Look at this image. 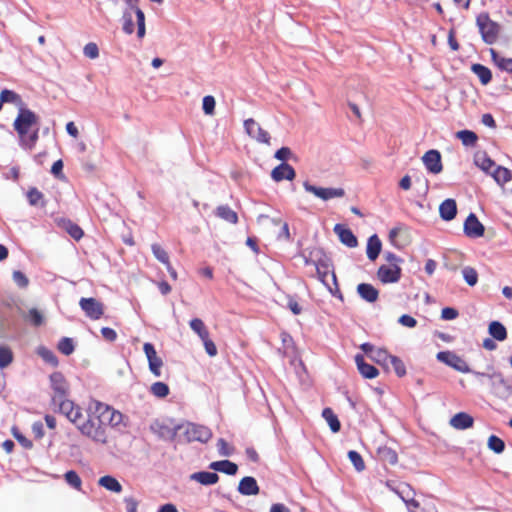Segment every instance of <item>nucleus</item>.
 I'll return each mask as SVG.
<instances>
[{
  "label": "nucleus",
  "instance_id": "10",
  "mask_svg": "<svg viewBox=\"0 0 512 512\" xmlns=\"http://www.w3.org/2000/svg\"><path fill=\"white\" fill-rule=\"evenodd\" d=\"M81 309L85 315L92 320H98L104 314L103 304L95 298H81L79 301Z\"/></svg>",
  "mask_w": 512,
  "mask_h": 512
},
{
  "label": "nucleus",
  "instance_id": "5",
  "mask_svg": "<svg viewBox=\"0 0 512 512\" xmlns=\"http://www.w3.org/2000/svg\"><path fill=\"white\" fill-rule=\"evenodd\" d=\"M128 8L123 14V31L127 34H132L135 29L133 16L134 13L137 21V35L139 38L145 36V15L144 12L138 7V0H125Z\"/></svg>",
  "mask_w": 512,
  "mask_h": 512
},
{
  "label": "nucleus",
  "instance_id": "28",
  "mask_svg": "<svg viewBox=\"0 0 512 512\" xmlns=\"http://www.w3.org/2000/svg\"><path fill=\"white\" fill-rule=\"evenodd\" d=\"M475 165L479 167L483 172L489 174L492 172L491 169L497 166L494 160H492L486 152H479L474 158Z\"/></svg>",
  "mask_w": 512,
  "mask_h": 512
},
{
  "label": "nucleus",
  "instance_id": "15",
  "mask_svg": "<svg viewBox=\"0 0 512 512\" xmlns=\"http://www.w3.org/2000/svg\"><path fill=\"white\" fill-rule=\"evenodd\" d=\"M426 169L432 174H438L442 171L441 154L438 150L431 149L422 157Z\"/></svg>",
  "mask_w": 512,
  "mask_h": 512
},
{
  "label": "nucleus",
  "instance_id": "58",
  "mask_svg": "<svg viewBox=\"0 0 512 512\" xmlns=\"http://www.w3.org/2000/svg\"><path fill=\"white\" fill-rule=\"evenodd\" d=\"M83 54L89 59H96L99 56V48L96 43L89 42L83 48Z\"/></svg>",
  "mask_w": 512,
  "mask_h": 512
},
{
  "label": "nucleus",
  "instance_id": "18",
  "mask_svg": "<svg viewBox=\"0 0 512 512\" xmlns=\"http://www.w3.org/2000/svg\"><path fill=\"white\" fill-rule=\"evenodd\" d=\"M334 232L338 235L340 241L349 248H354L358 245V240L351 229L342 224L334 226Z\"/></svg>",
  "mask_w": 512,
  "mask_h": 512
},
{
  "label": "nucleus",
  "instance_id": "62",
  "mask_svg": "<svg viewBox=\"0 0 512 512\" xmlns=\"http://www.w3.org/2000/svg\"><path fill=\"white\" fill-rule=\"evenodd\" d=\"M143 350H144V353H145V355L147 357L148 362H150L151 360H155V359L159 358L157 356V352L155 350V347H154V345L152 343H149V342L144 343Z\"/></svg>",
  "mask_w": 512,
  "mask_h": 512
},
{
  "label": "nucleus",
  "instance_id": "56",
  "mask_svg": "<svg viewBox=\"0 0 512 512\" xmlns=\"http://www.w3.org/2000/svg\"><path fill=\"white\" fill-rule=\"evenodd\" d=\"M215 98L211 95H207L203 98L202 109L206 115H213L215 111Z\"/></svg>",
  "mask_w": 512,
  "mask_h": 512
},
{
  "label": "nucleus",
  "instance_id": "4",
  "mask_svg": "<svg viewBox=\"0 0 512 512\" xmlns=\"http://www.w3.org/2000/svg\"><path fill=\"white\" fill-rule=\"evenodd\" d=\"M169 431L171 432L172 437H177L183 434L186 442L198 441L206 443L212 437V432L208 427L191 422L175 425L173 429Z\"/></svg>",
  "mask_w": 512,
  "mask_h": 512
},
{
  "label": "nucleus",
  "instance_id": "2",
  "mask_svg": "<svg viewBox=\"0 0 512 512\" xmlns=\"http://www.w3.org/2000/svg\"><path fill=\"white\" fill-rule=\"evenodd\" d=\"M491 372H473V375L479 378L480 383H484L483 379L489 380L491 393L503 400L507 401L512 396V384L506 380L500 371L494 370V368L488 367Z\"/></svg>",
  "mask_w": 512,
  "mask_h": 512
},
{
  "label": "nucleus",
  "instance_id": "53",
  "mask_svg": "<svg viewBox=\"0 0 512 512\" xmlns=\"http://www.w3.org/2000/svg\"><path fill=\"white\" fill-rule=\"evenodd\" d=\"M38 354L41 356V358L45 362L51 364L52 366H57L58 365V358L54 354L53 351H51V350H49L47 348L41 347L38 350Z\"/></svg>",
  "mask_w": 512,
  "mask_h": 512
},
{
  "label": "nucleus",
  "instance_id": "60",
  "mask_svg": "<svg viewBox=\"0 0 512 512\" xmlns=\"http://www.w3.org/2000/svg\"><path fill=\"white\" fill-rule=\"evenodd\" d=\"M287 299V308L291 310L294 315H299L302 312V307L298 304L296 299L291 295H286Z\"/></svg>",
  "mask_w": 512,
  "mask_h": 512
},
{
  "label": "nucleus",
  "instance_id": "14",
  "mask_svg": "<svg viewBox=\"0 0 512 512\" xmlns=\"http://www.w3.org/2000/svg\"><path fill=\"white\" fill-rule=\"evenodd\" d=\"M464 234L469 238H479L485 233L484 225L474 213H470L464 222Z\"/></svg>",
  "mask_w": 512,
  "mask_h": 512
},
{
  "label": "nucleus",
  "instance_id": "1",
  "mask_svg": "<svg viewBox=\"0 0 512 512\" xmlns=\"http://www.w3.org/2000/svg\"><path fill=\"white\" fill-rule=\"evenodd\" d=\"M85 424L81 426V434L95 442L106 443V427H118L123 421V414L108 404L91 400L87 407Z\"/></svg>",
  "mask_w": 512,
  "mask_h": 512
},
{
  "label": "nucleus",
  "instance_id": "36",
  "mask_svg": "<svg viewBox=\"0 0 512 512\" xmlns=\"http://www.w3.org/2000/svg\"><path fill=\"white\" fill-rule=\"evenodd\" d=\"M23 319L33 326H40L44 322V316L37 308H31L27 313H22Z\"/></svg>",
  "mask_w": 512,
  "mask_h": 512
},
{
  "label": "nucleus",
  "instance_id": "50",
  "mask_svg": "<svg viewBox=\"0 0 512 512\" xmlns=\"http://www.w3.org/2000/svg\"><path fill=\"white\" fill-rule=\"evenodd\" d=\"M64 479L68 485L73 487L74 489L80 490L82 481L79 475L74 470H69L64 474Z\"/></svg>",
  "mask_w": 512,
  "mask_h": 512
},
{
  "label": "nucleus",
  "instance_id": "25",
  "mask_svg": "<svg viewBox=\"0 0 512 512\" xmlns=\"http://www.w3.org/2000/svg\"><path fill=\"white\" fill-rule=\"evenodd\" d=\"M397 494L406 504L409 511L420 506L419 502L414 499V492L409 485L405 484L402 486L399 490H397Z\"/></svg>",
  "mask_w": 512,
  "mask_h": 512
},
{
  "label": "nucleus",
  "instance_id": "43",
  "mask_svg": "<svg viewBox=\"0 0 512 512\" xmlns=\"http://www.w3.org/2000/svg\"><path fill=\"white\" fill-rule=\"evenodd\" d=\"M462 276L465 280V282L473 287L477 284L478 282V273L476 271V269H474L473 267L471 266H465L462 268Z\"/></svg>",
  "mask_w": 512,
  "mask_h": 512
},
{
  "label": "nucleus",
  "instance_id": "51",
  "mask_svg": "<svg viewBox=\"0 0 512 512\" xmlns=\"http://www.w3.org/2000/svg\"><path fill=\"white\" fill-rule=\"evenodd\" d=\"M27 199L31 206H44V203L40 204V201L43 199V193L40 192L37 188H30L27 192Z\"/></svg>",
  "mask_w": 512,
  "mask_h": 512
},
{
  "label": "nucleus",
  "instance_id": "57",
  "mask_svg": "<svg viewBox=\"0 0 512 512\" xmlns=\"http://www.w3.org/2000/svg\"><path fill=\"white\" fill-rule=\"evenodd\" d=\"M12 279L19 288H26L29 285L28 277L19 270L13 272Z\"/></svg>",
  "mask_w": 512,
  "mask_h": 512
},
{
  "label": "nucleus",
  "instance_id": "59",
  "mask_svg": "<svg viewBox=\"0 0 512 512\" xmlns=\"http://www.w3.org/2000/svg\"><path fill=\"white\" fill-rule=\"evenodd\" d=\"M217 448H218V453L221 456H227L228 457V456L232 455L233 448H231L228 445V443L223 438H220L217 441Z\"/></svg>",
  "mask_w": 512,
  "mask_h": 512
},
{
  "label": "nucleus",
  "instance_id": "63",
  "mask_svg": "<svg viewBox=\"0 0 512 512\" xmlns=\"http://www.w3.org/2000/svg\"><path fill=\"white\" fill-rule=\"evenodd\" d=\"M458 311L453 307H445L441 311V318L443 320H454L458 317Z\"/></svg>",
  "mask_w": 512,
  "mask_h": 512
},
{
  "label": "nucleus",
  "instance_id": "6",
  "mask_svg": "<svg viewBox=\"0 0 512 512\" xmlns=\"http://www.w3.org/2000/svg\"><path fill=\"white\" fill-rule=\"evenodd\" d=\"M476 24L479 28L482 40L486 44H494L500 32V26L491 20L488 13H481L476 18Z\"/></svg>",
  "mask_w": 512,
  "mask_h": 512
},
{
  "label": "nucleus",
  "instance_id": "30",
  "mask_svg": "<svg viewBox=\"0 0 512 512\" xmlns=\"http://www.w3.org/2000/svg\"><path fill=\"white\" fill-rule=\"evenodd\" d=\"M471 71L479 78L482 85H487L492 80L491 70L482 64H472Z\"/></svg>",
  "mask_w": 512,
  "mask_h": 512
},
{
  "label": "nucleus",
  "instance_id": "49",
  "mask_svg": "<svg viewBox=\"0 0 512 512\" xmlns=\"http://www.w3.org/2000/svg\"><path fill=\"white\" fill-rule=\"evenodd\" d=\"M58 350L65 356L71 355L75 350L73 339L63 337L58 343Z\"/></svg>",
  "mask_w": 512,
  "mask_h": 512
},
{
  "label": "nucleus",
  "instance_id": "47",
  "mask_svg": "<svg viewBox=\"0 0 512 512\" xmlns=\"http://www.w3.org/2000/svg\"><path fill=\"white\" fill-rule=\"evenodd\" d=\"M487 445L496 454H501L505 450V442L496 435H491L488 438Z\"/></svg>",
  "mask_w": 512,
  "mask_h": 512
},
{
  "label": "nucleus",
  "instance_id": "7",
  "mask_svg": "<svg viewBox=\"0 0 512 512\" xmlns=\"http://www.w3.org/2000/svg\"><path fill=\"white\" fill-rule=\"evenodd\" d=\"M38 117L30 109L23 107L18 111V115L13 123L15 131L18 133L20 139H24V136L29 130L37 125Z\"/></svg>",
  "mask_w": 512,
  "mask_h": 512
},
{
  "label": "nucleus",
  "instance_id": "44",
  "mask_svg": "<svg viewBox=\"0 0 512 512\" xmlns=\"http://www.w3.org/2000/svg\"><path fill=\"white\" fill-rule=\"evenodd\" d=\"M150 392L157 398H165L169 392V386L164 382H155L150 387Z\"/></svg>",
  "mask_w": 512,
  "mask_h": 512
},
{
  "label": "nucleus",
  "instance_id": "32",
  "mask_svg": "<svg viewBox=\"0 0 512 512\" xmlns=\"http://www.w3.org/2000/svg\"><path fill=\"white\" fill-rule=\"evenodd\" d=\"M215 215L231 224L238 222L237 213L232 210L228 205H220L216 208Z\"/></svg>",
  "mask_w": 512,
  "mask_h": 512
},
{
  "label": "nucleus",
  "instance_id": "34",
  "mask_svg": "<svg viewBox=\"0 0 512 512\" xmlns=\"http://www.w3.org/2000/svg\"><path fill=\"white\" fill-rule=\"evenodd\" d=\"M98 484L111 492L120 493L122 491V485L120 482L110 475L102 476L99 479Z\"/></svg>",
  "mask_w": 512,
  "mask_h": 512
},
{
  "label": "nucleus",
  "instance_id": "24",
  "mask_svg": "<svg viewBox=\"0 0 512 512\" xmlns=\"http://www.w3.org/2000/svg\"><path fill=\"white\" fill-rule=\"evenodd\" d=\"M209 468L215 472H222L227 475H235L238 471L236 463L230 460L214 461L209 464Z\"/></svg>",
  "mask_w": 512,
  "mask_h": 512
},
{
  "label": "nucleus",
  "instance_id": "39",
  "mask_svg": "<svg viewBox=\"0 0 512 512\" xmlns=\"http://www.w3.org/2000/svg\"><path fill=\"white\" fill-rule=\"evenodd\" d=\"M14 359L13 352L7 345H0V369L8 367Z\"/></svg>",
  "mask_w": 512,
  "mask_h": 512
},
{
  "label": "nucleus",
  "instance_id": "8",
  "mask_svg": "<svg viewBox=\"0 0 512 512\" xmlns=\"http://www.w3.org/2000/svg\"><path fill=\"white\" fill-rule=\"evenodd\" d=\"M436 358L438 361L446 364L447 366L455 369L458 372L471 374H473V372H476L475 370H472L469 367V365L463 358H461L452 351H440L437 353Z\"/></svg>",
  "mask_w": 512,
  "mask_h": 512
},
{
  "label": "nucleus",
  "instance_id": "45",
  "mask_svg": "<svg viewBox=\"0 0 512 512\" xmlns=\"http://www.w3.org/2000/svg\"><path fill=\"white\" fill-rule=\"evenodd\" d=\"M39 138V129H34L30 134L27 133L24 136V139H20V144L22 147L31 150L36 145V142Z\"/></svg>",
  "mask_w": 512,
  "mask_h": 512
},
{
  "label": "nucleus",
  "instance_id": "20",
  "mask_svg": "<svg viewBox=\"0 0 512 512\" xmlns=\"http://www.w3.org/2000/svg\"><path fill=\"white\" fill-rule=\"evenodd\" d=\"M439 214L442 220L451 221L457 215V203L454 199H445L439 206Z\"/></svg>",
  "mask_w": 512,
  "mask_h": 512
},
{
  "label": "nucleus",
  "instance_id": "37",
  "mask_svg": "<svg viewBox=\"0 0 512 512\" xmlns=\"http://www.w3.org/2000/svg\"><path fill=\"white\" fill-rule=\"evenodd\" d=\"M456 138L461 140L462 144L466 147H472L476 144L478 136L471 130H460L456 133Z\"/></svg>",
  "mask_w": 512,
  "mask_h": 512
},
{
  "label": "nucleus",
  "instance_id": "55",
  "mask_svg": "<svg viewBox=\"0 0 512 512\" xmlns=\"http://www.w3.org/2000/svg\"><path fill=\"white\" fill-rule=\"evenodd\" d=\"M389 365L393 367L398 377H403L406 375V367L399 357L393 355Z\"/></svg>",
  "mask_w": 512,
  "mask_h": 512
},
{
  "label": "nucleus",
  "instance_id": "35",
  "mask_svg": "<svg viewBox=\"0 0 512 512\" xmlns=\"http://www.w3.org/2000/svg\"><path fill=\"white\" fill-rule=\"evenodd\" d=\"M322 417L326 420L333 433L340 431L341 423L331 408H324L322 411Z\"/></svg>",
  "mask_w": 512,
  "mask_h": 512
},
{
  "label": "nucleus",
  "instance_id": "48",
  "mask_svg": "<svg viewBox=\"0 0 512 512\" xmlns=\"http://www.w3.org/2000/svg\"><path fill=\"white\" fill-rule=\"evenodd\" d=\"M151 250L154 257L166 266H169V255L168 253L157 243L151 245Z\"/></svg>",
  "mask_w": 512,
  "mask_h": 512
},
{
  "label": "nucleus",
  "instance_id": "9",
  "mask_svg": "<svg viewBox=\"0 0 512 512\" xmlns=\"http://www.w3.org/2000/svg\"><path fill=\"white\" fill-rule=\"evenodd\" d=\"M303 187L306 192L312 193L316 197L320 198L323 201H328L333 198H341L345 195V191L343 188H333V187H317L312 185L309 181L303 182Z\"/></svg>",
  "mask_w": 512,
  "mask_h": 512
},
{
  "label": "nucleus",
  "instance_id": "16",
  "mask_svg": "<svg viewBox=\"0 0 512 512\" xmlns=\"http://www.w3.org/2000/svg\"><path fill=\"white\" fill-rule=\"evenodd\" d=\"M296 177L294 168L286 162H282L271 171V178L275 182L283 180L292 181Z\"/></svg>",
  "mask_w": 512,
  "mask_h": 512
},
{
  "label": "nucleus",
  "instance_id": "41",
  "mask_svg": "<svg viewBox=\"0 0 512 512\" xmlns=\"http://www.w3.org/2000/svg\"><path fill=\"white\" fill-rule=\"evenodd\" d=\"M189 325L201 340L209 336V331L201 319L194 318L190 321Z\"/></svg>",
  "mask_w": 512,
  "mask_h": 512
},
{
  "label": "nucleus",
  "instance_id": "33",
  "mask_svg": "<svg viewBox=\"0 0 512 512\" xmlns=\"http://www.w3.org/2000/svg\"><path fill=\"white\" fill-rule=\"evenodd\" d=\"M490 175L500 185L506 184L512 179V172L508 168L499 165L495 167Z\"/></svg>",
  "mask_w": 512,
  "mask_h": 512
},
{
  "label": "nucleus",
  "instance_id": "54",
  "mask_svg": "<svg viewBox=\"0 0 512 512\" xmlns=\"http://www.w3.org/2000/svg\"><path fill=\"white\" fill-rule=\"evenodd\" d=\"M67 233L75 240H80L83 236V230L75 223L68 221L65 224Z\"/></svg>",
  "mask_w": 512,
  "mask_h": 512
},
{
  "label": "nucleus",
  "instance_id": "22",
  "mask_svg": "<svg viewBox=\"0 0 512 512\" xmlns=\"http://www.w3.org/2000/svg\"><path fill=\"white\" fill-rule=\"evenodd\" d=\"M358 295L368 303H374L378 300L379 291L369 283H360L357 286Z\"/></svg>",
  "mask_w": 512,
  "mask_h": 512
},
{
  "label": "nucleus",
  "instance_id": "61",
  "mask_svg": "<svg viewBox=\"0 0 512 512\" xmlns=\"http://www.w3.org/2000/svg\"><path fill=\"white\" fill-rule=\"evenodd\" d=\"M148 365H149V370L151 371V373L154 376H156V377L161 376V367L163 365V361L160 357L155 360H151L150 362H148Z\"/></svg>",
  "mask_w": 512,
  "mask_h": 512
},
{
  "label": "nucleus",
  "instance_id": "19",
  "mask_svg": "<svg viewBox=\"0 0 512 512\" xmlns=\"http://www.w3.org/2000/svg\"><path fill=\"white\" fill-rule=\"evenodd\" d=\"M355 363L357 365V369L359 373L366 379H374L378 376L379 371L378 369L367 363L364 359V356L361 354L355 355Z\"/></svg>",
  "mask_w": 512,
  "mask_h": 512
},
{
  "label": "nucleus",
  "instance_id": "64",
  "mask_svg": "<svg viewBox=\"0 0 512 512\" xmlns=\"http://www.w3.org/2000/svg\"><path fill=\"white\" fill-rule=\"evenodd\" d=\"M291 156H292V151L289 147H281L274 154V157L278 160H281L282 162H285Z\"/></svg>",
  "mask_w": 512,
  "mask_h": 512
},
{
  "label": "nucleus",
  "instance_id": "38",
  "mask_svg": "<svg viewBox=\"0 0 512 512\" xmlns=\"http://www.w3.org/2000/svg\"><path fill=\"white\" fill-rule=\"evenodd\" d=\"M392 357L393 355L389 354L386 349L378 348L372 355L371 360L388 369Z\"/></svg>",
  "mask_w": 512,
  "mask_h": 512
},
{
  "label": "nucleus",
  "instance_id": "52",
  "mask_svg": "<svg viewBox=\"0 0 512 512\" xmlns=\"http://www.w3.org/2000/svg\"><path fill=\"white\" fill-rule=\"evenodd\" d=\"M348 458L351 461V463L353 464L354 468L358 472H361L365 469L364 460H363L362 456L357 451L350 450L348 452Z\"/></svg>",
  "mask_w": 512,
  "mask_h": 512
},
{
  "label": "nucleus",
  "instance_id": "13",
  "mask_svg": "<svg viewBox=\"0 0 512 512\" xmlns=\"http://www.w3.org/2000/svg\"><path fill=\"white\" fill-rule=\"evenodd\" d=\"M50 385L53 390L52 401L68 396V384L61 372L50 375Z\"/></svg>",
  "mask_w": 512,
  "mask_h": 512
},
{
  "label": "nucleus",
  "instance_id": "26",
  "mask_svg": "<svg viewBox=\"0 0 512 512\" xmlns=\"http://www.w3.org/2000/svg\"><path fill=\"white\" fill-rule=\"evenodd\" d=\"M381 249H382V242L380 240V238L376 235V234H373L372 236H370L368 238V241H367V249H366V254H367V257L370 261H375L380 252H381Z\"/></svg>",
  "mask_w": 512,
  "mask_h": 512
},
{
  "label": "nucleus",
  "instance_id": "12",
  "mask_svg": "<svg viewBox=\"0 0 512 512\" xmlns=\"http://www.w3.org/2000/svg\"><path fill=\"white\" fill-rule=\"evenodd\" d=\"M402 269L399 265H381L377 277L383 284L397 283L401 279Z\"/></svg>",
  "mask_w": 512,
  "mask_h": 512
},
{
  "label": "nucleus",
  "instance_id": "46",
  "mask_svg": "<svg viewBox=\"0 0 512 512\" xmlns=\"http://www.w3.org/2000/svg\"><path fill=\"white\" fill-rule=\"evenodd\" d=\"M52 404L54 406H58L59 412L65 415L66 417H68L71 410L73 409V406L75 405L74 402L68 400L67 397H63L62 399L59 400H54L52 401Z\"/></svg>",
  "mask_w": 512,
  "mask_h": 512
},
{
  "label": "nucleus",
  "instance_id": "42",
  "mask_svg": "<svg viewBox=\"0 0 512 512\" xmlns=\"http://www.w3.org/2000/svg\"><path fill=\"white\" fill-rule=\"evenodd\" d=\"M378 453L381 460L389 463L390 465H395L398 461V455L396 451L389 447L379 448Z\"/></svg>",
  "mask_w": 512,
  "mask_h": 512
},
{
  "label": "nucleus",
  "instance_id": "23",
  "mask_svg": "<svg viewBox=\"0 0 512 512\" xmlns=\"http://www.w3.org/2000/svg\"><path fill=\"white\" fill-rule=\"evenodd\" d=\"M190 479L204 486L214 485L219 481L218 474L210 471H198L190 475Z\"/></svg>",
  "mask_w": 512,
  "mask_h": 512
},
{
  "label": "nucleus",
  "instance_id": "27",
  "mask_svg": "<svg viewBox=\"0 0 512 512\" xmlns=\"http://www.w3.org/2000/svg\"><path fill=\"white\" fill-rule=\"evenodd\" d=\"M0 102L3 106L4 103H10L15 105L18 110L25 107V104L21 96L13 90L3 89L0 93Z\"/></svg>",
  "mask_w": 512,
  "mask_h": 512
},
{
  "label": "nucleus",
  "instance_id": "40",
  "mask_svg": "<svg viewBox=\"0 0 512 512\" xmlns=\"http://www.w3.org/2000/svg\"><path fill=\"white\" fill-rule=\"evenodd\" d=\"M67 419L72 422L78 430L81 432V426L85 424L86 420L83 418L82 409L74 405L73 409L71 410L70 414L68 415Z\"/></svg>",
  "mask_w": 512,
  "mask_h": 512
},
{
  "label": "nucleus",
  "instance_id": "3",
  "mask_svg": "<svg viewBox=\"0 0 512 512\" xmlns=\"http://www.w3.org/2000/svg\"><path fill=\"white\" fill-rule=\"evenodd\" d=\"M315 268L317 272L318 279L327 287L329 292L334 296L343 301V295L338 287L337 283V277L332 271L331 277L334 287L330 286L327 281L326 277L329 274V269L332 266L331 260L326 256V254L323 252L322 249H318L315 251Z\"/></svg>",
  "mask_w": 512,
  "mask_h": 512
},
{
  "label": "nucleus",
  "instance_id": "29",
  "mask_svg": "<svg viewBox=\"0 0 512 512\" xmlns=\"http://www.w3.org/2000/svg\"><path fill=\"white\" fill-rule=\"evenodd\" d=\"M488 332L496 341L502 342L507 339V329L500 321L490 322Z\"/></svg>",
  "mask_w": 512,
  "mask_h": 512
},
{
  "label": "nucleus",
  "instance_id": "11",
  "mask_svg": "<svg viewBox=\"0 0 512 512\" xmlns=\"http://www.w3.org/2000/svg\"><path fill=\"white\" fill-rule=\"evenodd\" d=\"M244 129L246 133L259 143L270 144L269 133L261 128V126L252 118L244 121Z\"/></svg>",
  "mask_w": 512,
  "mask_h": 512
},
{
  "label": "nucleus",
  "instance_id": "17",
  "mask_svg": "<svg viewBox=\"0 0 512 512\" xmlns=\"http://www.w3.org/2000/svg\"><path fill=\"white\" fill-rule=\"evenodd\" d=\"M237 490L243 496H255L259 493L260 488L254 477L245 476L240 480Z\"/></svg>",
  "mask_w": 512,
  "mask_h": 512
},
{
  "label": "nucleus",
  "instance_id": "21",
  "mask_svg": "<svg viewBox=\"0 0 512 512\" xmlns=\"http://www.w3.org/2000/svg\"><path fill=\"white\" fill-rule=\"evenodd\" d=\"M473 424V417L466 412H459L450 419V425L457 430H466Z\"/></svg>",
  "mask_w": 512,
  "mask_h": 512
},
{
  "label": "nucleus",
  "instance_id": "31",
  "mask_svg": "<svg viewBox=\"0 0 512 512\" xmlns=\"http://www.w3.org/2000/svg\"><path fill=\"white\" fill-rule=\"evenodd\" d=\"M491 59L493 63L502 71L512 73V58L501 56L496 50L491 49Z\"/></svg>",
  "mask_w": 512,
  "mask_h": 512
}]
</instances>
